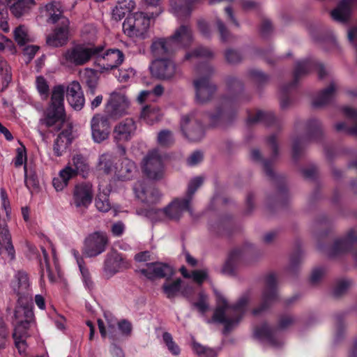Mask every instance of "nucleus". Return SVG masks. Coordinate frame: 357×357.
<instances>
[{"mask_svg":"<svg viewBox=\"0 0 357 357\" xmlns=\"http://www.w3.org/2000/svg\"><path fill=\"white\" fill-rule=\"evenodd\" d=\"M215 25L219 33L220 40L222 42L228 41L231 35L225 23L220 18H217L215 20Z\"/></svg>","mask_w":357,"mask_h":357,"instance_id":"60","label":"nucleus"},{"mask_svg":"<svg viewBox=\"0 0 357 357\" xmlns=\"http://www.w3.org/2000/svg\"><path fill=\"white\" fill-rule=\"evenodd\" d=\"M116 158L109 153H105L100 155L98 159V168L107 174H114L116 177V169L117 165L115 162Z\"/></svg>","mask_w":357,"mask_h":357,"instance_id":"37","label":"nucleus"},{"mask_svg":"<svg viewBox=\"0 0 357 357\" xmlns=\"http://www.w3.org/2000/svg\"><path fill=\"white\" fill-rule=\"evenodd\" d=\"M162 114L156 107L146 106L142 109L140 119L149 125H153L161 119Z\"/></svg>","mask_w":357,"mask_h":357,"instance_id":"44","label":"nucleus"},{"mask_svg":"<svg viewBox=\"0 0 357 357\" xmlns=\"http://www.w3.org/2000/svg\"><path fill=\"white\" fill-rule=\"evenodd\" d=\"M12 14L20 17L34 4V0H6Z\"/></svg>","mask_w":357,"mask_h":357,"instance_id":"38","label":"nucleus"},{"mask_svg":"<svg viewBox=\"0 0 357 357\" xmlns=\"http://www.w3.org/2000/svg\"><path fill=\"white\" fill-rule=\"evenodd\" d=\"M108 243L109 240L105 233L95 231L85 238L83 254L86 257H97L105 251Z\"/></svg>","mask_w":357,"mask_h":357,"instance_id":"19","label":"nucleus"},{"mask_svg":"<svg viewBox=\"0 0 357 357\" xmlns=\"http://www.w3.org/2000/svg\"><path fill=\"white\" fill-rule=\"evenodd\" d=\"M47 22L54 24L59 22L61 26L56 27L54 32L47 36V43L50 46L60 47L68 40L69 20L62 15L61 6L59 2H52L45 6Z\"/></svg>","mask_w":357,"mask_h":357,"instance_id":"3","label":"nucleus"},{"mask_svg":"<svg viewBox=\"0 0 357 357\" xmlns=\"http://www.w3.org/2000/svg\"><path fill=\"white\" fill-rule=\"evenodd\" d=\"M156 142L160 146L167 147L174 144V137L170 130H162L158 134Z\"/></svg>","mask_w":357,"mask_h":357,"instance_id":"54","label":"nucleus"},{"mask_svg":"<svg viewBox=\"0 0 357 357\" xmlns=\"http://www.w3.org/2000/svg\"><path fill=\"white\" fill-rule=\"evenodd\" d=\"M225 56L227 61L231 64H235L242 60V55L241 53L232 49H228L225 52Z\"/></svg>","mask_w":357,"mask_h":357,"instance_id":"64","label":"nucleus"},{"mask_svg":"<svg viewBox=\"0 0 357 357\" xmlns=\"http://www.w3.org/2000/svg\"><path fill=\"white\" fill-rule=\"evenodd\" d=\"M136 214L140 216L146 217L152 222H157L160 220L162 216L165 215L162 209H158L155 208H151L149 209H138L136 211Z\"/></svg>","mask_w":357,"mask_h":357,"instance_id":"52","label":"nucleus"},{"mask_svg":"<svg viewBox=\"0 0 357 357\" xmlns=\"http://www.w3.org/2000/svg\"><path fill=\"white\" fill-rule=\"evenodd\" d=\"M139 273L150 280L169 278L174 274L173 268L167 263L160 261L147 263L139 268Z\"/></svg>","mask_w":357,"mask_h":357,"instance_id":"26","label":"nucleus"},{"mask_svg":"<svg viewBox=\"0 0 357 357\" xmlns=\"http://www.w3.org/2000/svg\"><path fill=\"white\" fill-rule=\"evenodd\" d=\"M247 77L253 82L258 85L266 83L269 77L267 75L258 69H250L247 73Z\"/></svg>","mask_w":357,"mask_h":357,"instance_id":"55","label":"nucleus"},{"mask_svg":"<svg viewBox=\"0 0 357 357\" xmlns=\"http://www.w3.org/2000/svg\"><path fill=\"white\" fill-rule=\"evenodd\" d=\"M306 135L302 138H296L293 140L292 152L294 159H297L301 152L304 144L309 140L318 139L323 135L321 122L316 119L312 118L305 123Z\"/></svg>","mask_w":357,"mask_h":357,"instance_id":"16","label":"nucleus"},{"mask_svg":"<svg viewBox=\"0 0 357 357\" xmlns=\"http://www.w3.org/2000/svg\"><path fill=\"white\" fill-rule=\"evenodd\" d=\"M120 161V165L116 169V178L121 181L132 179L137 173V165L127 157L122 158Z\"/></svg>","mask_w":357,"mask_h":357,"instance_id":"34","label":"nucleus"},{"mask_svg":"<svg viewBox=\"0 0 357 357\" xmlns=\"http://www.w3.org/2000/svg\"><path fill=\"white\" fill-rule=\"evenodd\" d=\"M181 279H176L173 282H166L162 285V291L167 298L172 300L181 293Z\"/></svg>","mask_w":357,"mask_h":357,"instance_id":"47","label":"nucleus"},{"mask_svg":"<svg viewBox=\"0 0 357 357\" xmlns=\"http://www.w3.org/2000/svg\"><path fill=\"white\" fill-rule=\"evenodd\" d=\"M135 70L132 68L121 69L116 75L118 80L121 82H126L134 78Z\"/></svg>","mask_w":357,"mask_h":357,"instance_id":"63","label":"nucleus"},{"mask_svg":"<svg viewBox=\"0 0 357 357\" xmlns=\"http://www.w3.org/2000/svg\"><path fill=\"white\" fill-rule=\"evenodd\" d=\"M82 79L89 88V91L93 94L98 84V78L95 72L91 69H86L82 75Z\"/></svg>","mask_w":357,"mask_h":357,"instance_id":"51","label":"nucleus"},{"mask_svg":"<svg viewBox=\"0 0 357 357\" xmlns=\"http://www.w3.org/2000/svg\"><path fill=\"white\" fill-rule=\"evenodd\" d=\"M68 165H71L73 167L74 172L77 174H81L83 177H86L89 172V165L87 162V160L82 154H76L73 158L71 162Z\"/></svg>","mask_w":357,"mask_h":357,"instance_id":"43","label":"nucleus"},{"mask_svg":"<svg viewBox=\"0 0 357 357\" xmlns=\"http://www.w3.org/2000/svg\"><path fill=\"white\" fill-rule=\"evenodd\" d=\"M338 89V84L335 80H331L330 84L321 90L313 99L314 107H321L332 102Z\"/></svg>","mask_w":357,"mask_h":357,"instance_id":"33","label":"nucleus"},{"mask_svg":"<svg viewBox=\"0 0 357 357\" xmlns=\"http://www.w3.org/2000/svg\"><path fill=\"white\" fill-rule=\"evenodd\" d=\"M277 299V278L275 274L269 273L265 278V287L262 292L261 303L253 309L252 314L256 317L261 315L269 309Z\"/></svg>","mask_w":357,"mask_h":357,"instance_id":"11","label":"nucleus"},{"mask_svg":"<svg viewBox=\"0 0 357 357\" xmlns=\"http://www.w3.org/2000/svg\"><path fill=\"white\" fill-rule=\"evenodd\" d=\"M213 56V52L208 48L200 46L185 54L184 60L198 61L201 59H210Z\"/></svg>","mask_w":357,"mask_h":357,"instance_id":"45","label":"nucleus"},{"mask_svg":"<svg viewBox=\"0 0 357 357\" xmlns=\"http://www.w3.org/2000/svg\"><path fill=\"white\" fill-rule=\"evenodd\" d=\"M149 68L152 75L160 79L170 80L176 74V65L171 59H155Z\"/></svg>","mask_w":357,"mask_h":357,"instance_id":"24","label":"nucleus"},{"mask_svg":"<svg viewBox=\"0 0 357 357\" xmlns=\"http://www.w3.org/2000/svg\"><path fill=\"white\" fill-rule=\"evenodd\" d=\"M143 174L150 180L158 181L165 175V164L158 149L147 152L141 163Z\"/></svg>","mask_w":357,"mask_h":357,"instance_id":"9","label":"nucleus"},{"mask_svg":"<svg viewBox=\"0 0 357 357\" xmlns=\"http://www.w3.org/2000/svg\"><path fill=\"white\" fill-rule=\"evenodd\" d=\"M100 47L92 43L78 44L67 50L63 54L62 63L68 66H80L92 59H97Z\"/></svg>","mask_w":357,"mask_h":357,"instance_id":"7","label":"nucleus"},{"mask_svg":"<svg viewBox=\"0 0 357 357\" xmlns=\"http://www.w3.org/2000/svg\"><path fill=\"white\" fill-rule=\"evenodd\" d=\"M67 100L70 105L77 111L81 110L85 103V99L78 82L73 81L67 87Z\"/></svg>","mask_w":357,"mask_h":357,"instance_id":"32","label":"nucleus"},{"mask_svg":"<svg viewBox=\"0 0 357 357\" xmlns=\"http://www.w3.org/2000/svg\"><path fill=\"white\" fill-rule=\"evenodd\" d=\"M267 144L272 150V155L269 160H262L260 151L258 149H252L250 153V157L253 161L262 162L264 169L266 175L268 177L273 178L275 175L272 169V165L273 161L278 156V146L275 135H271L267 139Z\"/></svg>","mask_w":357,"mask_h":357,"instance_id":"25","label":"nucleus"},{"mask_svg":"<svg viewBox=\"0 0 357 357\" xmlns=\"http://www.w3.org/2000/svg\"><path fill=\"white\" fill-rule=\"evenodd\" d=\"M180 272L185 278L192 279L199 284H202L208 278V271L206 269L195 270L190 273L185 266H181Z\"/></svg>","mask_w":357,"mask_h":357,"instance_id":"48","label":"nucleus"},{"mask_svg":"<svg viewBox=\"0 0 357 357\" xmlns=\"http://www.w3.org/2000/svg\"><path fill=\"white\" fill-rule=\"evenodd\" d=\"M294 322V317L286 314L280 317L278 328H271L266 323H264L255 328L254 334L261 342L273 348H280L284 344V342L279 337L278 330H284L291 326Z\"/></svg>","mask_w":357,"mask_h":357,"instance_id":"6","label":"nucleus"},{"mask_svg":"<svg viewBox=\"0 0 357 357\" xmlns=\"http://www.w3.org/2000/svg\"><path fill=\"white\" fill-rule=\"evenodd\" d=\"M149 25L150 17L143 12H136L124 20L123 30L129 37L145 38Z\"/></svg>","mask_w":357,"mask_h":357,"instance_id":"10","label":"nucleus"},{"mask_svg":"<svg viewBox=\"0 0 357 357\" xmlns=\"http://www.w3.org/2000/svg\"><path fill=\"white\" fill-rule=\"evenodd\" d=\"M351 285V281L347 279L338 280L333 289V294L339 296L344 294Z\"/></svg>","mask_w":357,"mask_h":357,"instance_id":"62","label":"nucleus"},{"mask_svg":"<svg viewBox=\"0 0 357 357\" xmlns=\"http://www.w3.org/2000/svg\"><path fill=\"white\" fill-rule=\"evenodd\" d=\"M276 119L271 112L258 111L255 114H249L247 122L249 125L263 123L269 126L275 122Z\"/></svg>","mask_w":357,"mask_h":357,"instance_id":"40","label":"nucleus"},{"mask_svg":"<svg viewBox=\"0 0 357 357\" xmlns=\"http://www.w3.org/2000/svg\"><path fill=\"white\" fill-rule=\"evenodd\" d=\"M135 6L134 0H120L112 10V17L116 20H121L126 13L131 12Z\"/></svg>","mask_w":357,"mask_h":357,"instance_id":"42","label":"nucleus"},{"mask_svg":"<svg viewBox=\"0 0 357 357\" xmlns=\"http://www.w3.org/2000/svg\"><path fill=\"white\" fill-rule=\"evenodd\" d=\"M90 125L94 142L100 144L108 139L111 132V123L107 115L95 114L91 119Z\"/></svg>","mask_w":357,"mask_h":357,"instance_id":"20","label":"nucleus"},{"mask_svg":"<svg viewBox=\"0 0 357 357\" xmlns=\"http://www.w3.org/2000/svg\"><path fill=\"white\" fill-rule=\"evenodd\" d=\"M96 206L101 212H107L110 208V203L106 195H99L96 199Z\"/></svg>","mask_w":357,"mask_h":357,"instance_id":"61","label":"nucleus"},{"mask_svg":"<svg viewBox=\"0 0 357 357\" xmlns=\"http://www.w3.org/2000/svg\"><path fill=\"white\" fill-rule=\"evenodd\" d=\"M356 3L357 0H342L337 6L331 11L332 18L339 22H347L351 13V6Z\"/></svg>","mask_w":357,"mask_h":357,"instance_id":"35","label":"nucleus"},{"mask_svg":"<svg viewBox=\"0 0 357 357\" xmlns=\"http://www.w3.org/2000/svg\"><path fill=\"white\" fill-rule=\"evenodd\" d=\"M22 328L20 326L14 328L13 334L15 344L20 354L25 352L26 349V339L33 333V331H23Z\"/></svg>","mask_w":357,"mask_h":357,"instance_id":"41","label":"nucleus"},{"mask_svg":"<svg viewBox=\"0 0 357 357\" xmlns=\"http://www.w3.org/2000/svg\"><path fill=\"white\" fill-rule=\"evenodd\" d=\"M70 253L74 257L78 265L84 286L87 289H91L93 287V282L91 279L89 271L85 266L82 257L80 255L79 251L74 248L71 249Z\"/></svg>","mask_w":357,"mask_h":357,"instance_id":"39","label":"nucleus"},{"mask_svg":"<svg viewBox=\"0 0 357 357\" xmlns=\"http://www.w3.org/2000/svg\"><path fill=\"white\" fill-rule=\"evenodd\" d=\"M105 318L107 322V329L103 321L101 319L98 320V325L101 336L104 338L108 336L112 340H118V333L116 326L118 325L119 321L112 314H105Z\"/></svg>","mask_w":357,"mask_h":357,"instance_id":"36","label":"nucleus"},{"mask_svg":"<svg viewBox=\"0 0 357 357\" xmlns=\"http://www.w3.org/2000/svg\"><path fill=\"white\" fill-rule=\"evenodd\" d=\"M130 101L122 91H114L109 95L105 106V115L117 119L128 113Z\"/></svg>","mask_w":357,"mask_h":357,"instance_id":"13","label":"nucleus"},{"mask_svg":"<svg viewBox=\"0 0 357 357\" xmlns=\"http://www.w3.org/2000/svg\"><path fill=\"white\" fill-rule=\"evenodd\" d=\"M162 340L166 344L169 351L173 355H178L180 353L178 346L174 342L172 336L170 333L165 332L162 334Z\"/></svg>","mask_w":357,"mask_h":357,"instance_id":"59","label":"nucleus"},{"mask_svg":"<svg viewBox=\"0 0 357 357\" xmlns=\"http://www.w3.org/2000/svg\"><path fill=\"white\" fill-rule=\"evenodd\" d=\"M190 204L191 202L185 197L176 198L163 208V212L169 220H178L185 211L192 213Z\"/></svg>","mask_w":357,"mask_h":357,"instance_id":"29","label":"nucleus"},{"mask_svg":"<svg viewBox=\"0 0 357 357\" xmlns=\"http://www.w3.org/2000/svg\"><path fill=\"white\" fill-rule=\"evenodd\" d=\"M217 306L213 315V321L223 324L226 333L236 327L245 314L250 302L248 294L243 295L234 305H229L227 299L215 291Z\"/></svg>","mask_w":357,"mask_h":357,"instance_id":"1","label":"nucleus"},{"mask_svg":"<svg viewBox=\"0 0 357 357\" xmlns=\"http://www.w3.org/2000/svg\"><path fill=\"white\" fill-rule=\"evenodd\" d=\"M198 77L193 81L195 90V101L204 104L213 96L216 87L210 82V77L213 72L212 66L206 62L198 64L195 68Z\"/></svg>","mask_w":357,"mask_h":357,"instance_id":"4","label":"nucleus"},{"mask_svg":"<svg viewBox=\"0 0 357 357\" xmlns=\"http://www.w3.org/2000/svg\"><path fill=\"white\" fill-rule=\"evenodd\" d=\"M342 111L346 118V121L336 123L335 130L357 137V110L353 107L345 106L342 107Z\"/></svg>","mask_w":357,"mask_h":357,"instance_id":"28","label":"nucleus"},{"mask_svg":"<svg viewBox=\"0 0 357 357\" xmlns=\"http://www.w3.org/2000/svg\"><path fill=\"white\" fill-rule=\"evenodd\" d=\"M235 99L223 98L215 110L209 114V122L213 126H225L229 123L234 114Z\"/></svg>","mask_w":357,"mask_h":357,"instance_id":"14","label":"nucleus"},{"mask_svg":"<svg viewBox=\"0 0 357 357\" xmlns=\"http://www.w3.org/2000/svg\"><path fill=\"white\" fill-rule=\"evenodd\" d=\"M13 324L14 328L20 326L23 328V331H33L36 329L32 301L20 303V301H17Z\"/></svg>","mask_w":357,"mask_h":357,"instance_id":"12","label":"nucleus"},{"mask_svg":"<svg viewBox=\"0 0 357 357\" xmlns=\"http://www.w3.org/2000/svg\"><path fill=\"white\" fill-rule=\"evenodd\" d=\"M207 300V295L204 291H201L199 294V300L197 301H191L190 302L192 303V305L196 307L200 313L204 314L209 308Z\"/></svg>","mask_w":357,"mask_h":357,"instance_id":"57","label":"nucleus"},{"mask_svg":"<svg viewBox=\"0 0 357 357\" xmlns=\"http://www.w3.org/2000/svg\"><path fill=\"white\" fill-rule=\"evenodd\" d=\"M100 47L97 54L96 63L100 69L109 70L119 67L124 61V54L119 49L112 48L105 50V47L98 45Z\"/></svg>","mask_w":357,"mask_h":357,"instance_id":"18","label":"nucleus"},{"mask_svg":"<svg viewBox=\"0 0 357 357\" xmlns=\"http://www.w3.org/2000/svg\"><path fill=\"white\" fill-rule=\"evenodd\" d=\"M192 348L199 357H217L218 354V349L202 345L197 342L193 343Z\"/></svg>","mask_w":357,"mask_h":357,"instance_id":"53","label":"nucleus"},{"mask_svg":"<svg viewBox=\"0 0 357 357\" xmlns=\"http://www.w3.org/2000/svg\"><path fill=\"white\" fill-rule=\"evenodd\" d=\"M65 89L61 85L55 86L52 92L51 103L47 108L45 117L40 123L49 128L62 119L64 114Z\"/></svg>","mask_w":357,"mask_h":357,"instance_id":"8","label":"nucleus"},{"mask_svg":"<svg viewBox=\"0 0 357 357\" xmlns=\"http://www.w3.org/2000/svg\"><path fill=\"white\" fill-rule=\"evenodd\" d=\"M24 183L26 187L31 191V190H38L39 188V181L36 172L29 168L26 164L24 165Z\"/></svg>","mask_w":357,"mask_h":357,"instance_id":"49","label":"nucleus"},{"mask_svg":"<svg viewBox=\"0 0 357 357\" xmlns=\"http://www.w3.org/2000/svg\"><path fill=\"white\" fill-rule=\"evenodd\" d=\"M70 143L71 140L67 133L62 132L59 134L53 146L54 155L58 157L62 155L63 153Z\"/></svg>","mask_w":357,"mask_h":357,"instance_id":"46","label":"nucleus"},{"mask_svg":"<svg viewBox=\"0 0 357 357\" xmlns=\"http://www.w3.org/2000/svg\"><path fill=\"white\" fill-rule=\"evenodd\" d=\"M0 234L4 241L5 249L10 257V259H14L15 256V252L14 247L11 242V235L8 229L7 225H3L2 227H0Z\"/></svg>","mask_w":357,"mask_h":357,"instance_id":"50","label":"nucleus"},{"mask_svg":"<svg viewBox=\"0 0 357 357\" xmlns=\"http://www.w3.org/2000/svg\"><path fill=\"white\" fill-rule=\"evenodd\" d=\"M15 40L19 45H24L29 41L27 29L24 26H20L14 31Z\"/></svg>","mask_w":357,"mask_h":357,"instance_id":"58","label":"nucleus"},{"mask_svg":"<svg viewBox=\"0 0 357 357\" xmlns=\"http://www.w3.org/2000/svg\"><path fill=\"white\" fill-rule=\"evenodd\" d=\"M128 267L129 264L123 255L113 250L105 256L102 268V275L105 279L109 280Z\"/></svg>","mask_w":357,"mask_h":357,"instance_id":"15","label":"nucleus"},{"mask_svg":"<svg viewBox=\"0 0 357 357\" xmlns=\"http://www.w3.org/2000/svg\"><path fill=\"white\" fill-rule=\"evenodd\" d=\"M133 190L136 197L147 205L158 203L162 197L161 193L155 186L147 185L141 182L137 183Z\"/></svg>","mask_w":357,"mask_h":357,"instance_id":"27","label":"nucleus"},{"mask_svg":"<svg viewBox=\"0 0 357 357\" xmlns=\"http://www.w3.org/2000/svg\"><path fill=\"white\" fill-rule=\"evenodd\" d=\"M252 250L251 244H245L242 247L233 249L228 257V259L223 267V272L232 273L234 271L236 265L245 256L249 255Z\"/></svg>","mask_w":357,"mask_h":357,"instance_id":"31","label":"nucleus"},{"mask_svg":"<svg viewBox=\"0 0 357 357\" xmlns=\"http://www.w3.org/2000/svg\"><path fill=\"white\" fill-rule=\"evenodd\" d=\"M351 249L354 250L353 257L357 263V233L354 230H350L344 238L335 240L329 251V255L333 257Z\"/></svg>","mask_w":357,"mask_h":357,"instance_id":"22","label":"nucleus"},{"mask_svg":"<svg viewBox=\"0 0 357 357\" xmlns=\"http://www.w3.org/2000/svg\"><path fill=\"white\" fill-rule=\"evenodd\" d=\"M93 197L92 185L89 182L80 183L74 188L70 204L76 208H86L91 204Z\"/></svg>","mask_w":357,"mask_h":357,"instance_id":"23","label":"nucleus"},{"mask_svg":"<svg viewBox=\"0 0 357 357\" xmlns=\"http://www.w3.org/2000/svg\"><path fill=\"white\" fill-rule=\"evenodd\" d=\"M181 128L183 135L191 141H198L204 137V126L196 118L195 112L181 117Z\"/></svg>","mask_w":357,"mask_h":357,"instance_id":"21","label":"nucleus"},{"mask_svg":"<svg viewBox=\"0 0 357 357\" xmlns=\"http://www.w3.org/2000/svg\"><path fill=\"white\" fill-rule=\"evenodd\" d=\"M204 178L202 176H196L192 178L188 185L187 192L185 196L188 200L192 202L193 195L197 189L203 184Z\"/></svg>","mask_w":357,"mask_h":357,"instance_id":"56","label":"nucleus"},{"mask_svg":"<svg viewBox=\"0 0 357 357\" xmlns=\"http://www.w3.org/2000/svg\"><path fill=\"white\" fill-rule=\"evenodd\" d=\"M137 124L132 119H126L114 128V139L117 142L130 141L135 135Z\"/></svg>","mask_w":357,"mask_h":357,"instance_id":"30","label":"nucleus"},{"mask_svg":"<svg viewBox=\"0 0 357 357\" xmlns=\"http://www.w3.org/2000/svg\"><path fill=\"white\" fill-rule=\"evenodd\" d=\"M193 41L191 28L181 24L174 34L167 38H158L151 45V51L156 56L169 55L175 51L189 47Z\"/></svg>","mask_w":357,"mask_h":357,"instance_id":"2","label":"nucleus"},{"mask_svg":"<svg viewBox=\"0 0 357 357\" xmlns=\"http://www.w3.org/2000/svg\"><path fill=\"white\" fill-rule=\"evenodd\" d=\"M13 293L17 297L20 303L32 301V290L27 273L24 271H18L14 275L10 284Z\"/></svg>","mask_w":357,"mask_h":357,"instance_id":"17","label":"nucleus"},{"mask_svg":"<svg viewBox=\"0 0 357 357\" xmlns=\"http://www.w3.org/2000/svg\"><path fill=\"white\" fill-rule=\"evenodd\" d=\"M314 68L317 70L319 79H323L327 74L326 70L321 64L316 63L312 60L305 59L296 63L293 82L281 88L280 107L282 109H287L291 104V100L287 96L289 91L296 85L301 77L307 75Z\"/></svg>","mask_w":357,"mask_h":357,"instance_id":"5","label":"nucleus"}]
</instances>
